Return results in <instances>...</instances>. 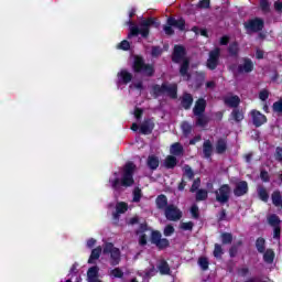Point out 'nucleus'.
Listing matches in <instances>:
<instances>
[{"label": "nucleus", "instance_id": "obj_1", "mask_svg": "<svg viewBox=\"0 0 282 282\" xmlns=\"http://www.w3.org/2000/svg\"><path fill=\"white\" fill-rule=\"evenodd\" d=\"M135 164L128 162L120 172H116L109 180L111 188L118 191L120 186H133V173Z\"/></svg>", "mask_w": 282, "mask_h": 282}, {"label": "nucleus", "instance_id": "obj_2", "mask_svg": "<svg viewBox=\"0 0 282 282\" xmlns=\"http://www.w3.org/2000/svg\"><path fill=\"white\" fill-rule=\"evenodd\" d=\"M172 59L174 63H182L181 69H180L181 75L184 76L186 78V80H188V78H191V76L187 75L188 57L186 56V51L184 50L183 46L174 47V53H173Z\"/></svg>", "mask_w": 282, "mask_h": 282}, {"label": "nucleus", "instance_id": "obj_3", "mask_svg": "<svg viewBox=\"0 0 282 282\" xmlns=\"http://www.w3.org/2000/svg\"><path fill=\"white\" fill-rule=\"evenodd\" d=\"M151 25H154L155 28H158V25L160 24L155 23V19L150 18L148 20L141 21L140 28H138L137 25H131L130 34L128 35L129 39H131V36H138V34H141V36L143 37L149 36V30Z\"/></svg>", "mask_w": 282, "mask_h": 282}, {"label": "nucleus", "instance_id": "obj_4", "mask_svg": "<svg viewBox=\"0 0 282 282\" xmlns=\"http://www.w3.org/2000/svg\"><path fill=\"white\" fill-rule=\"evenodd\" d=\"M147 232L148 235H151L152 243L154 245H156V242L162 239V234L159 231H151L147 225H141L140 230L137 231V235L140 237V246H147Z\"/></svg>", "mask_w": 282, "mask_h": 282}, {"label": "nucleus", "instance_id": "obj_5", "mask_svg": "<svg viewBox=\"0 0 282 282\" xmlns=\"http://www.w3.org/2000/svg\"><path fill=\"white\" fill-rule=\"evenodd\" d=\"M154 96H169L170 98H177V85L163 84L162 86H154L152 88Z\"/></svg>", "mask_w": 282, "mask_h": 282}, {"label": "nucleus", "instance_id": "obj_6", "mask_svg": "<svg viewBox=\"0 0 282 282\" xmlns=\"http://www.w3.org/2000/svg\"><path fill=\"white\" fill-rule=\"evenodd\" d=\"M101 254L104 257H107L109 254L110 265H118V263H120V249L113 247V243H106L104 246Z\"/></svg>", "mask_w": 282, "mask_h": 282}, {"label": "nucleus", "instance_id": "obj_7", "mask_svg": "<svg viewBox=\"0 0 282 282\" xmlns=\"http://www.w3.org/2000/svg\"><path fill=\"white\" fill-rule=\"evenodd\" d=\"M133 69L144 76H152L153 74V66L144 64V61L140 56L134 57Z\"/></svg>", "mask_w": 282, "mask_h": 282}, {"label": "nucleus", "instance_id": "obj_8", "mask_svg": "<svg viewBox=\"0 0 282 282\" xmlns=\"http://www.w3.org/2000/svg\"><path fill=\"white\" fill-rule=\"evenodd\" d=\"M173 28H177V30H181V32H184L186 28V22L182 18L180 19L170 18L167 19V25L164 26L165 34H169V35L173 34Z\"/></svg>", "mask_w": 282, "mask_h": 282}, {"label": "nucleus", "instance_id": "obj_9", "mask_svg": "<svg viewBox=\"0 0 282 282\" xmlns=\"http://www.w3.org/2000/svg\"><path fill=\"white\" fill-rule=\"evenodd\" d=\"M165 217L169 221H180V219H182V210L175 205H169L165 208Z\"/></svg>", "mask_w": 282, "mask_h": 282}, {"label": "nucleus", "instance_id": "obj_10", "mask_svg": "<svg viewBox=\"0 0 282 282\" xmlns=\"http://www.w3.org/2000/svg\"><path fill=\"white\" fill-rule=\"evenodd\" d=\"M230 197V186L223 185L218 191H216V199L220 204H226Z\"/></svg>", "mask_w": 282, "mask_h": 282}, {"label": "nucleus", "instance_id": "obj_11", "mask_svg": "<svg viewBox=\"0 0 282 282\" xmlns=\"http://www.w3.org/2000/svg\"><path fill=\"white\" fill-rule=\"evenodd\" d=\"M117 78H118L117 79V86L119 88H121L122 85H129V83H131V79L133 78V76L127 69H121L117 74Z\"/></svg>", "mask_w": 282, "mask_h": 282}, {"label": "nucleus", "instance_id": "obj_12", "mask_svg": "<svg viewBox=\"0 0 282 282\" xmlns=\"http://www.w3.org/2000/svg\"><path fill=\"white\" fill-rule=\"evenodd\" d=\"M219 48H215L209 53V57L207 59V67L208 69H215L217 65L219 64Z\"/></svg>", "mask_w": 282, "mask_h": 282}, {"label": "nucleus", "instance_id": "obj_13", "mask_svg": "<svg viewBox=\"0 0 282 282\" xmlns=\"http://www.w3.org/2000/svg\"><path fill=\"white\" fill-rule=\"evenodd\" d=\"M268 221H269L270 226H273V228H274L273 239H279L281 237V228L279 227V224H281V220L279 219V216L271 215L268 218Z\"/></svg>", "mask_w": 282, "mask_h": 282}, {"label": "nucleus", "instance_id": "obj_14", "mask_svg": "<svg viewBox=\"0 0 282 282\" xmlns=\"http://www.w3.org/2000/svg\"><path fill=\"white\" fill-rule=\"evenodd\" d=\"M245 26L248 32H259V30H263V20L261 19L250 20L245 24Z\"/></svg>", "mask_w": 282, "mask_h": 282}, {"label": "nucleus", "instance_id": "obj_15", "mask_svg": "<svg viewBox=\"0 0 282 282\" xmlns=\"http://www.w3.org/2000/svg\"><path fill=\"white\" fill-rule=\"evenodd\" d=\"M252 122L254 127H261V124H265L268 119L260 111L253 110L251 111Z\"/></svg>", "mask_w": 282, "mask_h": 282}, {"label": "nucleus", "instance_id": "obj_16", "mask_svg": "<svg viewBox=\"0 0 282 282\" xmlns=\"http://www.w3.org/2000/svg\"><path fill=\"white\" fill-rule=\"evenodd\" d=\"M252 67H253L252 61L245 58L240 62L236 72H238L239 74L248 73L252 69Z\"/></svg>", "mask_w": 282, "mask_h": 282}, {"label": "nucleus", "instance_id": "obj_17", "mask_svg": "<svg viewBox=\"0 0 282 282\" xmlns=\"http://www.w3.org/2000/svg\"><path fill=\"white\" fill-rule=\"evenodd\" d=\"M234 193L237 197H241V195H246L248 193V183L246 181H241L237 183Z\"/></svg>", "mask_w": 282, "mask_h": 282}, {"label": "nucleus", "instance_id": "obj_18", "mask_svg": "<svg viewBox=\"0 0 282 282\" xmlns=\"http://www.w3.org/2000/svg\"><path fill=\"white\" fill-rule=\"evenodd\" d=\"M100 269L98 267H91L88 269L87 272V281L88 282H102L100 279H98V272Z\"/></svg>", "mask_w": 282, "mask_h": 282}, {"label": "nucleus", "instance_id": "obj_19", "mask_svg": "<svg viewBox=\"0 0 282 282\" xmlns=\"http://www.w3.org/2000/svg\"><path fill=\"white\" fill-rule=\"evenodd\" d=\"M147 164L151 171H155L158 166H160V158L155 156L154 154H151L148 156Z\"/></svg>", "mask_w": 282, "mask_h": 282}, {"label": "nucleus", "instance_id": "obj_20", "mask_svg": "<svg viewBox=\"0 0 282 282\" xmlns=\"http://www.w3.org/2000/svg\"><path fill=\"white\" fill-rule=\"evenodd\" d=\"M127 210H129V205H127V203L124 202L118 203L116 206V213L113 214V218L118 219V216L127 213Z\"/></svg>", "mask_w": 282, "mask_h": 282}, {"label": "nucleus", "instance_id": "obj_21", "mask_svg": "<svg viewBox=\"0 0 282 282\" xmlns=\"http://www.w3.org/2000/svg\"><path fill=\"white\" fill-rule=\"evenodd\" d=\"M206 110V100L204 99H198L196 101V105L194 107V115L195 116H202L203 111Z\"/></svg>", "mask_w": 282, "mask_h": 282}, {"label": "nucleus", "instance_id": "obj_22", "mask_svg": "<svg viewBox=\"0 0 282 282\" xmlns=\"http://www.w3.org/2000/svg\"><path fill=\"white\" fill-rule=\"evenodd\" d=\"M156 206L158 208H160V210H166V208H169L167 204H169V199L164 196V195H159L156 197Z\"/></svg>", "mask_w": 282, "mask_h": 282}, {"label": "nucleus", "instance_id": "obj_23", "mask_svg": "<svg viewBox=\"0 0 282 282\" xmlns=\"http://www.w3.org/2000/svg\"><path fill=\"white\" fill-rule=\"evenodd\" d=\"M100 254H102V248L97 247L93 249L88 263H95V261H98V259H100Z\"/></svg>", "mask_w": 282, "mask_h": 282}, {"label": "nucleus", "instance_id": "obj_24", "mask_svg": "<svg viewBox=\"0 0 282 282\" xmlns=\"http://www.w3.org/2000/svg\"><path fill=\"white\" fill-rule=\"evenodd\" d=\"M151 131H153V121L148 120L141 124V127H140L141 133H144L147 135V134L151 133Z\"/></svg>", "mask_w": 282, "mask_h": 282}, {"label": "nucleus", "instance_id": "obj_25", "mask_svg": "<svg viewBox=\"0 0 282 282\" xmlns=\"http://www.w3.org/2000/svg\"><path fill=\"white\" fill-rule=\"evenodd\" d=\"M225 102L228 105V107H238L241 99H239L237 96H227L225 98Z\"/></svg>", "mask_w": 282, "mask_h": 282}, {"label": "nucleus", "instance_id": "obj_26", "mask_svg": "<svg viewBox=\"0 0 282 282\" xmlns=\"http://www.w3.org/2000/svg\"><path fill=\"white\" fill-rule=\"evenodd\" d=\"M176 165H177V159L175 156L173 155L166 156L164 161L165 169H175Z\"/></svg>", "mask_w": 282, "mask_h": 282}, {"label": "nucleus", "instance_id": "obj_27", "mask_svg": "<svg viewBox=\"0 0 282 282\" xmlns=\"http://www.w3.org/2000/svg\"><path fill=\"white\" fill-rule=\"evenodd\" d=\"M191 105H193V96L185 94L182 99V106L184 109H191Z\"/></svg>", "mask_w": 282, "mask_h": 282}, {"label": "nucleus", "instance_id": "obj_28", "mask_svg": "<svg viewBox=\"0 0 282 282\" xmlns=\"http://www.w3.org/2000/svg\"><path fill=\"white\" fill-rule=\"evenodd\" d=\"M184 149L182 148V144L180 143H174L172 144L171 149H170V153L172 155H182Z\"/></svg>", "mask_w": 282, "mask_h": 282}, {"label": "nucleus", "instance_id": "obj_29", "mask_svg": "<svg viewBox=\"0 0 282 282\" xmlns=\"http://www.w3.org/2000/svg\"><path fill=\"white\" fill-rule=\"evenodd\" d=\"M203 153H204L205 158H208L209 155L213 154V144L210 143V141L204 142Z\"/></svg>", "mask_w": 282, "mask_h": 282}, {"label": "nucleus", "instance_id": "obj_30", "mask_svg": "<svg viewBox=\"0 0 282 282\" xmlns=\"http://www.w3.org/2000/svg\"><path fill=\"white\" fill-rule=\"evenodd\" d=\"M158 271L155 270V267H150V269L149 270H147V271H143L142 273H140L141 274V276H143V279H151V276H155V273H156Z\"/></svg>", "mask_w": 282, "mask_h": 282}, {"label": "nucleus", "instance_id": "obj_31", "mask_svg": "<svg viewBox=\"0 0 282 282\" xmlns=\"http://www.w3.org/2000/svg\"><path fill=\"white\" fill-rule=\"evenodd\" d=\"M159 271L161 274H169L171 272V268H169V263H166V261H161L159 263Z\"/></svg>", "mask_w": 282, "mask_h": 282}, {"label": "nucleus", "instance_id": "obj_32", "mask_svg": "<svg viewBox=\"0 0 282 282\" xmlns=\"http://www.w3.org/2000/svg\"><path fill=\"white\" fill-rule=\"evenodd\" d=\"M263 259L265 261V263H272V261H274V251L272 250H267L264 252Z\"/></svg>", "mask_w": 282, "mask_h": 282}, {"label": "nucleus", "instance_id": "obj_33", "mask_svg": "<svg viewBox=\"0 0 282 282\" xmlns=\"http://www.w3.org/2000/svg\"><path fill=\"white\" fill-rule=\"evenodd\" d=\"M123 274L124 273L120 268H116L110 271V276H112V279H122Z\"/></svg>", "mask_w": 282, "mask_h": 282}, {"label": "nucleus", "instance_id": "obj_34", "mask_svg": "<svg viewBox=\"0 0 282 282\" xmlns=\"http://www.w3.org/2000/svg\"><path fill=\"white\" fill-rule=\"evenodd\" d=\"M256 247H257L258 252H263L265 250V239L259 238L256 241Z\"/></svg>", "mask_w": 282, "mask_h": 282}, {"label": "nucleus", "instance_id": "obj_35", "mask_svg": "<svg viewBox=\"0 0 282 282\" xmlns=\"http://www.w3.org/2000/svg\"><path fill=\"white\" fill-rule=\"evenodd\" d=\"M226 151V140H219L216 144V152L224 153Z\"/></svg>", "mask_w": 282, "mask_h": 282}, {"label": "nucleus", "instance_id": "obj_36", "mask_svg": "<svg viewBox=\"0 0 282 282\" xmlns=\"http://www.w3.org/2000/svg\"><path fill=\"white\" fill-rule=\"evenodd\" d=\"M231 116H232L234 120H236L237 122H241V120H243V111L234 110Z\"/></svg>", "mask_w": 282, "mask_h": 282}, {"label": "nucleus", "instance_id": "obj_37", "mask_svg": "<svg viewBox=\"0 0 282 282\" xmlns=\"http://www.w3.org/2000/svg\"><path fill=\"white\" fill-rule=\"evenodd\" d=\"M206 197H208V192H206L205 189H199L196 194V199L198 202L206 199Z\"/></svg>", "mask_w": 282, "mask_h": 282}, {"label": "nucleus", "instance_id": "obj_38", "mask_svg": "<svg viewBox=\"0 0 282 282\" xmlns=\"http://www.w3.org/2000/svg\"><path fill=\"white\" fill-rule=\"evenodd\" d=\"M155 246H158L161 250L169 248V240L166 238H161V240H159Z\"/></svg>", "mask_w": 282, "mask_h": 282}, {"label": "nucleus", "instance_id": "obj_39", "mask_svg": "<svg viewBox=\"0 0 282 282\" xmlns=\"http://www.w3.org/2000/svg\"><path fill=\"white\" fill-rule=\"evenodd\" d=\"M258 195H259L260 199H262V202H265L269 198L268 192L262 187H260L258 189Z\"/></svg>", "mask_w": 282, "mask_h": 282}, {"label": "nucleus", "instance_id": "obj_40", "mask_svg": "<svg viewBox=\"0 0 282 282\" xmlns=\"http://www.w3.org/2000/svg\"><path fill=\"white\" fill-rule=\"evenodd\" d=\"M208 122V118H206L205 116L198 115V119H197V127H205V124Z\"/></svg>", "mask_w": 282, "mask_h": 282}, {"label": "nucleus", "instance_id": "obj_41", "mask_svg": "<svg viewBox=\"0 0 282 282\" xmlns=\"http://www.w3.org/2000/svg\"><path fill=\"white\" fill-rule=\"evenodd\" d=\"M198 264L200 265L202 270H208V259L207 258H199Z\"/></svg>", "mask_w": 282, "mask_h": 282}, {"label": "nucleus", "instance_id": "obj_42", "mask_svg": "<svg viewBox=\"0 0 282 282\" xmlns=\"http://www.w3.org/2000/svg\"><path fill=\"white\" fill-rule=\"evenodd\" d=\"M141 197H142V192L140 191V188L138 187L134 188L132 202H140Z\"/></svg>", "mask_w": 282, "mask_h": 282}, {"label": "nucleus", "instance_id": "obj_43", "mask_svg": "<svg viewBox=\"0 0 282 282\" xmlns=\"http://www.w3.org/2000/svg\"><path fill=\"white\" fill-rule=\"evenodd\" d=\"M221 254H224V250L221 249V246L215 245L214 257H216V259H219Z\"/></svg>", "mask_w": 282, "mask_h": 282}, {"label": "nucleus", "instance_id": "obj_44", "mask_svg": "<svg viewBox=\"0 0 282 282\" xmlns=\"http://www.w3.org/2000/svg\"><path fill=\"white\" fill-rule=\"evenodd\" d=\"M273 111L275 113L282 115V100L276 101V102L273 104Z\"/></svg>", "mask_w": 282, "mask_h": 282}, {"label": "nucleus", "instance_id": "obj_45", "mask_svg": "<svg viewBox=\"0 0 282 282\" xmlns=\"http://www.w3.org/2000/svg\"><path fill=\"white\" fill-rule=\"evenodd\" d=\"M173 232H175V228H173V226L167 225V226L164 228V235H165V237H171V235H173Z\"/></svg>", "mask_w": 282, "mask_h": 282}, {"label": "nucleus", "instance_id": "obj_46", "mask_svg": "<svg viewBox=\"0 0 282 282\" xmlns=\"http://www.w3.org/2000/svg\"><path fill=\"white\" fill-rule=\"evenodd\" d=\"M221 239H223V243H230L232 241V235L223 234Z\"/></svg>", "mask_w": 282, "mask_h": 282}, {"label": "nucleus", "instance_id": "obj_47", "mask_svg": "<svg viewBox=\"0 0 282 282\" xmlns=\"http://www.w3.org/2000/svg\"><path fill=\"white\" fill-rule=\"evenodd\" d=\"M192 32H195L196 34H200V36H207V32L205 29H199L197 26H194L192 29Z\"/></svg>", "mask_w": 282, "mask_h": 282}, {"label": "nucleus", "instance_id": "obj_48", "mask_svg": "<svg viewBox=\"0 0 282 282\" xmlns=\"http://www.w3.org/2000/svg\"><path fill=\"white\" fill-rule=\"evenodd\" d=\"M182 131L183 133H185V135H188V133H191V124H188V122H183Z\"/></svg>", "mask_w": 282, "mask_h": 282}, {"label": "nucleus", "instance_id": "obj_49", "mask_svg": "<svg viewBox=\"0 0 282 282\" xmlns=\"http://www.w3.org/2000/svg\"><path fill=\"white\" fill-rule=\"evenodd\" d=\"M183 171H184L185 175H186L187 177H189V180H192V177H193V170L191 169V166L185 165V166L183 167Z\"/></svg>", "mask_w": 282, "mask_h": 282}, {"label": "nucleus", "instance_id": "obj_50", "mask_svg": "<svg viewBox=\"0 0 282 282\" xmlns=\"http://www.w3.org/2000/svg\"><path fill=\"white\" fill-rule=\"evenodd\" d=\"M129 47H131V45L129 44V42L127 40H123L119 45H118V48L119 50H129Z\"/></svg>", "mask_w": 282, "mask_h": 282}, {"label": "nucleus", "instance_id": "obj_51", "mask_svg": "<svg viewBox=\"0 0 282 282\" xmlns=\"http://www.w3.org/2000/svg\"><path fill=\"white\" fill-rule=\"evenodd\" d=\"M191 214H192V217L197 219V217L199 216V208L196 205L192 206Z\"/></svg>", "mask_w": 282, "mask_h": 282}, {"label": "nucleus", "instance_id": "obj_52", "mask_svg": "<svg viewBox=\"0 0 282 282\" xmlns=\"http://www.w3.org/2000/svg\"><path fill=\"white\" fill-rule=\"evenodd\" d=\"M269 96H270V93H268V90H265V89L261 90L259 94L260 100H268Z\"/></svg>", "mask_w": 282, "mask_h": 282}, {"label": "nucleus", "instance_id": "obj_53", "mask_svg": "<svg viewBox=\"0 0 282 282\" xmlns=\"http://www.w3.org/2000/svg\"><path fill=\"white\" fill-rule=\"evenodd\" d=\"M237 52H239V46L237 45V43L231 44L229 46V53L237 54Z\"/></svg>", "mask_w": 282, "mask_h": 282}, {"label": "nucleus", "instance_id": "obj_54", "mask_svg": "<svg viewBox=\"0 0 282 282\" xmlns=\"http://www.w3.org/2000/svg\"><path fill=\"white\" fill-rule=\"evenodd\" d=\"M198 8H210V0H202V1H199Z\"/></svg>", "mask_w": 282, "mask_h": 282}, {"label": "nucleus", "instance_id": "obj_55", "mask_svg": "<svg viewBox=\"0 0 282 282\" xmlns=\"http://www.w3.org/2000/svg\"><path fill=\"white\" fill-rule=\"evenodd\" d=\"M181 228H182L183 230H193V223H183V224L181 225Z\"/></svg>", "mask_w": 282, "mask_h": 282}, {"label": "nucleus", "instance_id": "obj_56", "mask_svg": "<svg viewBox=\"0 0 282 282\" xmlns=\"http://www.w3.org/2000/svg\"><path fill=\"white\" fill-rule=\"evenodd\" d=\"M199 184H202V182L199 180H195L192 185L191 192L195 193V191H197V188H199Z\"/></svg>", "mask_w": 282, "mask_h": 282}, {"label": "nucleus", "instance_id": "obj_57", "mask_svg": "<svg viewBox=\"0 0 282 282\" xmlns=\"http://www.w3.org/2000/svg\"><path fill=\"white\" fill-rule=\"evenodd\" d=\"M275 160H278L279 162H282V148H276Z\"/></svg>", "mask_w": 282, "mask_h": 282}, {"label": "nucleus", "instance_id": "obj_58", "mask_svg": "<svg viewBox=\"0 0 282 282\" xmlns=\"http://www.w3.org/2000/svg\"><path fill=\"white\" fill-rule=\"evenodd\" d=\"M260 177H261L262 182H268V180H270V176L268 175V172H265V171H262L260 173Z\"/></svg>", "mask_w": 282, "mask_h": 282}, {"label": "nucleus", "instance_id": "obj_59", "mask_svg": "<svg viewBox=\"0 0 282 282\" xmlns=\"http://www.w3.org/2000/svg\"><path fill=\"white\" fill-rule=\"evenodd\" d=\"M162 54V48L160 47H153L152 50V56H160Z\"/></svg>", "mask_w": 282, "mask_h": 282}, {"label": "nucleus", "instance_id": "obj_60", "mask_svg": "<svg viewBox=\"0 0 282 282\" xmlns=\"http://www.w3.org/2000/svg\"><path fill=\"white\" fill-rule=\"evenodd\" d=\"M260 7L262 10H268L270 8V4L268 3V0H262Z\"/></svg>", "mask_w": 282, "mask_h": 282}, {"label": "nucleus", "instance_id": "obj_61", "mask_svg": "<svg viewBox=\"0 0 282 282\" xmlns=\"http://www.w3.org/2000/svg\"><path fill=\"white\" fill-rule=\"evenodd\" d=\"M141 116H142V109L135 108L134 109V117L137 118V120H140Z\"/></svg>", "mask_w": 282, "mask_h": 282}, {"label": "nucleus", "instance_id": "obj_62", "mask_svg": "<svg viewBox=\"0 0 282 282\" xmlns=\"http://www.w3.org/2000/svg\"><path fill=\"white\" fill-rule=\"evenodd\" d=\"M96 246V239L90 238L87 241V248H94Z\"/></svg>", "mask_w": 282, "mask_h": 282}, {"label": "nucleus", "instance_id": "obj_63", "mask_svg": "<svg viewBox=\"0 0 282 282\" xmlns=\"http://www.w3.org/2000/svg\"><path fill=\"white\" fill-rule=\"evenodd\" d=\"M138 221H139L138 216H134L129 219L128 224H129V226H134V224H138Z\"/></svg>", "mask_w": 282, "mask_h": 282}, {"label": "nucleus", "instance_id": "obj_64", "mask_svg": "<svg viewBox=\"0 0 282 282\" xmlns=\"http://www.w3.org/2000/svg\"><path fill=\"white\" fill-rule=\"evenodd\" d=\"M274 8H275V10H278V12H282V2L281 1H276L274 3Z\"/></svg>", "mask_w": 282, "mask_h": 282}]
</instances>
